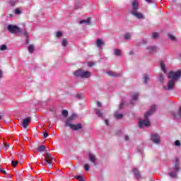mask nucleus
<instances>
[{
  "label": "nucleus",
  "mask_w": 181,
  "mask_h": 181,
  "mask_svg": "<svg viewBox=\"0 0 181 181\" xmlns=\"http://www.w3.org/2000/svg\"><path fill=\"white\" fill-rule=\"evenodd\" d=\"M156 105H153L151 109L144 115L145 119L142 120L139 119V128H144V127H149L151 123L149 122V117L153 114L155 110H156Z\"/></svg>",
  "instance_id": "1"
},
{
  "label": "nucleus",
  "mask_w": 181,
  "mask_h": 181,
  "mask_svg": "<svg viewBox=\"0 0 181 181\" xmlns=\"http://www.w3.org/2000/svg\"><path fill=\"white\" fill-rule=\"evenodd\" d=\"M7 29L11 33H14L15 35H23L27 37L29 36V33H28V31L14 25H8Z\"/></svg>",
  "instance_id": "2"
},
{
  "label": "nucleus",
  "mask_w": 181,
  "mask_h": 181,
  "mask_svg": "<svg viewBox=\"0 0 181 181\" xmlns=\"http://www.w3.org/2000/svg\"><path fill=\"white\" fill-rule=\"evenodd\" d=\"M137 9H139V6L138 5V0H134L132 3V10L131 11L132 15L136 16L138 19H144V15L142 13L137 12Z\"/></svg>",
  "instance_id": "3"
},
{
  "label": "nucleus",
  "mask_w": 181,
  "mask_h": 181,
  "mask_svg": "<svg viewBox=\"0 0 181 181\" xmlns=\"http://www.w3.org/2000/svg\"><path fill=\"white\" fill-rule=\"evenodd\" d=\"M76 77H81V78H88L91 74L89 71H84L82 69H78L74 72Z\"/></svg>",
  "instance_id": "4"
},
{
  "label": "nucleus",
  "mask_w": 181,
  "mask_h": 181,
  "mask_svg": "<svg viewBox=\"0 0 181 181\" xmlns=\"http://www.w3.org/2000/svg\"><path fill=\"white\" fill-rule=\"evenodd\" d=\"M179 170H180V167H179V159L175 158V167L173 170L169 173V176H170V177H177V172H179Z\"/></svg>",
  "instance_id": "5"
},
{
  "label": "nucleus",
  "mask_w": 181,
  "mask_h": 181,
  "mask_svg": "<svg viewBox=\"0 0 181 181\" xmlns=\"http://www.w3.org/2000/svg\"><path fill=\"white\" fill-rule=\"evenodd\" d=\"M180 76H181V69L177 71L176 72L170 71L168 74V78L173 80V81H176L177 80H179V78H180Z\"/></svg>",
  "instance_id": "6"
},
{
  "label": "nucleus",
  "mask_w": 181,
  "mask_h": 181,
  "mask_svg": "<svg viewBox=\"0 0 181 181\" xmlns=\"http://www.w3.org/2000/svg\"><path fill=\"white\" fill-rule=\"evenodd\" d=\"M45 164L48 163V165H53V162L56 160L53 156L49 153H46L45 156Z\"/></svg>",
  "instance_id": "7"
},
{
  "label": "nucleus",
  "mask_w": 181,
  "mask_h": 181,
  "mask_svg": "<svg viewBox=\"0 0 181 181\" xmlns=\"http://www.w3.org/2000/svg\"><path fill=\"white\" fill-rule=\"evenodd\" d=\"M65 127H69L73 131H78V129H81V128H83L81 124H71L69 123V121L65 122Z\"/></svg>",
  "instance_id": "8"
},
{
  "label": "nucleus",
  "mask_w": 181,
  "mask_h": 181,
  "mask_svg": "<svg viewBox=\"0 0 181 181\" xmlns=\"http://www.w3.org/2000/svg\"><path fill=\"white\" fill-rule=\"evenodd\" d=\"M151 141L153 144L158 145V144H160V136L156 133H153L151 134Z\"/></svg>",
  "instance_id": "9"
},
{
  "label": "nucleus",
  "mask_w": 181,
  "mask_h": 181,
  "mask_svg": "<svg viewBox=\"0 0 181 181\" xmlns=\"http://www.w3.org/2000/svg\"><path fill=\"white\" fill-rule=\"evenodd\" d=\"M175 83H176L175 81H173V80H170L169 82H168V88L166 86H164V89L165 90H172L175 87Z\"/></svg>",
  "instance_id": "10"
},
{
  "label": "nucleus",
  "mask_w": 181,
  "mask_h": 181,
  "mask_svg": "<svg viewBox=\"0 0 181 181\" xmlns=\"http://www.w3.org/2000/svg\"><path fill=\"white\" fill-rule=\"evenodd\" d=\"M31 119L30 117H26L25 119H23L22 125L23 128H28V125L30 124Z\"/></svg>",
  "instance_id": "11"
},
{
  "label": "nucleus",
  "mask_w": 181,
  "mask_h": 181,
  "mask_svg": "<svg viewBox=\"0 0 181 181\" xmlns=\"http://www.w3.org/2000/svg\"><path fill=\"white\" fill-rule=\"evenodd\" d=\"M171 115H173L174 119H179V118H181V106L180 107L178 113L177 115L174 112H172Z\"/></svg>",
  "instance_id": "12"
},
{
  "label": "nucleus",
  "mask_w": 181,
  "mask_h": 181,
  "mask_svg": "<svg viewBox=\"0 0 181 181\" xmlns=\"http://www.w3.org/2000/svg\"><path fill=\"white\" fill-rule=\"evenodd\" d=\"M105 43H104V41H103V40L101 39H98L97 41H96V45H97V47H98V49L100 50H101V49H103L102 46H104Z\"/></svg>",
  "instance_id": "13"
},
{
  "label": "nucleus",
  "mask_w": 181,
  "mask_h": 181,
  "mask_svg": "<svg viewBox=\"0 0 181 181\" xmlns=\"http://www.w3.org/2000/svg\"><path fill=\"white\" fill-rule=\"evenodd\" d=\"M148 53L152 54V53H155L156 50H158V47H148L147 48Z\"/></svg>",
  "instance_id": "14"
},
{
  "label": "nucleus",
  "mask_w": 181,
  "mask_h": 181,
  "mask_svg": "<svg viewBox=\"0 0 181 181\" xmlns=\"http://www.w3.org/2000/svg\"><path fill=\"white\" fill-rule=\"evenodd\" d=\"M88 158H89V160L92 162V163H95V161L97 160V158L94 154L89 153Z\"/></svg>",
  "instance_id": "15"
},
{
  "label": "nucleus",
  "mask_w": 181,
  "mask_h": 181,
  "mask_svg": "<svg viewBox=\"0 0 181 181\" xmlns=\"http://www.w3.org/2000/svg\"><path fill=\"white\" fill-rule=\"evenodd\" d=\"M107 74H109V76H111L112 77H119V76H121V73H117V72H114L112 71H108Z\"/></svg>",
  "instance_id": "16"
},
{
  "label": "nucleus",
  "mask_w": 181,
  "mask_h": 181,
  "mask_svg": "<svg viewBox=\"0 0 181 181\" xmlns=\"http://www.w3.org/2000/svg\"><path fill=\"white\" fill-rule=\"evenodd\" d=\"M133 173L136 179H141V173L137 169H133Z\"/></svg>",
  "instance_id": "17"
},
{
  "label": "nucleus",
  "mask_w": 181,
  "mask_h": 181,
  "mask_svg": "<svg viewBox=\"0 0 181 181\" xmlns=\"http://www.w3.org/2000/svg\"><path fill=\"white\" fill-rule=\"evenodd\" d=\"M76 118H77V115L76 114H73L71 116H70L69 117V119H67L66 122H69V124H71V121H74V119H76Z\"/></svg>",
  "instance_id": "18"
},
{
  "label": "nucleus",
  "mask_w": 181,
  "mask_h": 181,
  "mask_svg": "<svg viewBox=\"0 0 181 181\" xmlns=\"http://www.w3.org/2000/svg\"><path fill=\"white\" fill-rule=\"evenodd\" d=\"M95 112L96 115L99 117V118H103L104 117V115L103 114V112H101V110H100L99 109H95Z\"/></svg>",
  "instance_id": "19"
},
{
  "label": "nucleus",
  "mask_w": 181,
  "mask_h": 181,
  "mask_svg": "<svg viewBox=\"0 0 181 181\" xmlns=\"http://www.w3.org/2000/svg\"><path fill=\"white\" fill-rule=\"evenodd\" d=\"M159 64L161 67V70L163 71V73H166V68L165 66V63H163V61L160 60L159 61Z\"/></svg>",
  "instance_id": "20"
},
{
  "label": "nucleus",
  "mask_w": 181,
  "mask_h": 181,
  "mask_svg": "<svg viewBox=\"0 0 181 181\" xmlns=\"http://www.w3.org/2000/svg\"><path fill=\"white\" fill-rule=\"evenodd\" d=\"M90 18H88L86 20H82L79 22L80 25H83V23H86V25H91V21H90Z\"/></svg>",
  "instance_id": "21"
},
{
  "label": "nucleus",
  "mask_w": 181,
  "mask_h": 181,
  "mask_svg": "<svg viewBox=\"0 0 181 181\" xmlns=\"http://www.w3.org/2000/svg\"><path fill=\"white\" fill-rule=\"evenodd\" d=\"M37 152H45L46 151V146H40L37 149Z\"/></svg>",
  "instance_id": "22"
},
{
  "label": "nucleus",
  "mask_w": 181,
  "mask_h": 181,
  "mask_svg": "<svg viewBox=\"0 0 181 181\" xmlns=\"http://www.w3.org/2000/svg\"><path fill=\"white\" fill-rule=\"evenodd\" d=\"M158 80L160 82H161L162 83L165 81V77L163 76V74H160L159 76H158Z\"/></svg>",
  "instance_id": "23"
},
{
  "label": "nucleus",
  "mask_w": 181,
  "mask_h": 181,
  "mask_svg": "<svg viewBox=\"0 0 181 181\" xmlns=\"http://www.w3.org/2000/svg\"><path fill=\"white\" fill-rule=\"evenodd\" d=\"M139 96V93H135L132 95V100H134V101H136V100H138V97Z\"/></svg>",
  "instance_id": "24"
},
{
  "label": "nucleus",
  "mask_w": 181,
  "mask_h": 181,
  "mask_svg": "<svg viewBox=\"0 0 181 181\" xmlns=\"http://www.w3.org/2000/svg\"><path fill=\"white\" fill-rule=\"evenodd\" d=\"M115 117L117 118V119H121L122 118L123 115L121 114H118V112H115Z\"/></svg>",
  "instance_id": "25"
},
{
  "label": "nucleus",
  "mask_w": 181,
  "mask_h": 181,
  "mask_svg": "<svg viewBox=\"0 0 181 181\" xmlns=\"http://www.w3.org/2000/svg\"><path fill=\"white\" fill-rule=\"evenodd\" d=\"M8 49V47L6 46V45H2L0 46V50L1 52H5V50H6Z\"/></svg>",
  "instance_id": "26"
},
{
  "label": "nucleus",
  "mask_w": 181,
  "mask_h": 181,
  "mask_svg": "<svg viewBox=\"0 0 181 181\" xmlns=\"http://www.w3.org/2000/svg\"><path fill=\"white\" fill-rule=\"evenodd\" d=\"M28 51L30 52V53H33V52L35 51V47H33V45H29Z\"/></svg>",
  "instance_id": "27"
},
{
  "label": "nucleus",
  "mask_w": 181,
  "mask_h": 181,
  "mask_svg": "<svg viewBox=\"0 0 181 181\" xmlns=\"http://www.w3.org/2000/svg\"><path fill=\"white\" fill-rule=\"evenodd\" d=\"M4 151H8L9 149V144L4 143L3 146Z\"/></svg>",
  "instance_id": "28"
},
{
  "label": "nucleus",
  "mask_w": 181,
  "mask_h": 181,
  "mask_svg": "<svg viewBox=\"0 0 181 181\" xmlns=\"http://www.w3.org/2000/svg\"><path fill=\"white\" fill-rule=\"evenodd\" d=\"M144 84H146V83H148V81H149V76L146 74L144 75Z\"/></svg>",
  "instance_id": "29"
},
{
  "label": "nucleus",
  "mask_w": 181,
  "mask_h": 181,
  "mask_svg": "<svg viewBox=\"0 0 181 181\" xmlns=\"http://www.w3.org/2000/svg\"><path fill=\"white\" fill-rule=\"evenodd\" d=\"M75 177H76V179H77L78 181H86V180H84V178L83 177V176H81V175H77V176H76Z\"/></svg>",
  "instance_id": "30"
},
{
  "label": "nucleus",
  "mask_w": 181,
  "mask_h": 181,
  "mask_svg": "<svg viewBox=\"0 0 181 181\" xmlns=\"http://www.w3.org/2000/svg\"><path fill=\"white\" fill-rule=\"evenodd\" d=\"M124 39L128 40V39H131V33H127L124 35Z\"/></svg>",
  "instance_id": "31"
},
{
  "label": "nucleus",
  "mask_w": 181,
  "mask_h": 181,
  "mask_svg": "<svg viewBox=\"0 0 181 181\" xmlns=\"http://www.w3.org/2000/svg\"><path fill=\"white\" fill-rule=\"evenodd\" d=\"M168 37L170 39V40H173V42H175L176 40V37L172 35V34H168Z\"/></svg>",
  "instance_id": "32"
},
{
  "label": "nucleus",
  "mask_w": 181,
  "mask_h": 181,
  "mask_svg": "<svg viewBox=\"0 0 181 181\" xmlns=\"http://www.w3.org/2000/svg\"><path fill=\"white\" fill-rule=\"evenodd\" d=\"M115 56H121V49H115Z\"/></svg>",
  "instance_id": "33"
},
{
  "label": "nucleus",
  "mask_w": 181,
  "mask_h": 181,
  "mask_svg": "<svg viewBox=\"0 0 181 181\" xmlns=\"http://www.w3.org/2000/svg\"><path fill=\"white\" fill-rule=\"evenodd\" d=\"M76 98L78 100H82L83 99V95L81 93H78L75 95Z\"/></svg>",
  "instance_id": "34"
},
{
  "label": "nucleus",
  "mask_w": 181,
  "mask_h": 181,
  "mask_svg": "<svg viewBox=\"0 0 181 181\" xmlns=\"http://www.w3.org/2000/svg\"><path fill=\"white\" fill-rule=\"evenodd\" d=\"M67 43H68L67 40L66 38H64L62 40V46H64V47L67 46Z\"/></svg>",
  "instance_id": "35"
},
{
  "label": "nucleus",
  "mask_w": 181,
  "mask_h": 181,
  "mask_svg": "<svg viewBox=\"0 0 181 181\" xmlns=\"http://www.w3.org/2000/svg\"><path fill=\"white\" fill-rule=\"evenodd\" d=\"M152 37L153 39H158V37H159V34L158 33H153Z\"/></svg>",
  "instance_id": "36"
},
{
  "label": "nucleus",
  "mask_w": 181,
  "mask_h": 181,
  "mask_svg": "<svg viewBox=\"0 0 181 181\" xmlns=\"http://www.w3.org/2000/svg\"><path fill=\"white\" fill-rule=\"evenodd\" d=\"M62 115L64 117H67V115H69V112L66 110H62Z\"/></svg>",
  "instance_id": "37"
},
{
  "label": "nucleus",
  "mask_w": 181,
  "mask_h": 181,
  "mask_svg": "<svg viewBox=\"0 0 181 181\" xmlns=\"http://www.w3.org/2000/svg\"><path fill=\"white\" fill-rule=\"evenodd\" d=\"M84 169H85V170L88 172V170H90V165H88V164H85L84 165Z\"/></svg>",
  "instance_id": "38"
},
{
  "label": "nucleus",
  "mask_w": 181,
  "mask_h": 181,
  "mask_svg": "<svg viewBox=\"0 0 181 181\" xmlns=\"http://www.w3.org/2000/svg\"><path fill=\"white\" fill-rule=\"evenodd\" d=\"M16 2H17L16 0H10L11 5H12V6H15V5L16 4Z\"/></svg>",
  "instance_id": "39"
},
{
  "label": "nucleus",
  "mask_w": 181,
  "mask_h": 181,
  "mask_svg": "<svg viewBox=\"0 0 181 181\" xmlns=\"http://www.w3.org/2000/svg\"><path fill=\"white\" fill-rule=\"evenodd\" d=\"M11 165H12L13 168H15L16 166V165H18V161L12 160Z\"/></svg>",
  "instance_id": "40"
},
{
  "label": "nucleus",
  "mask_w": 181,
  "mask_h": 181,
  "mask_svg": "<svg viewBox=\"0 0 181 181\" xmlns=\"http://www.w3.org/2000/svg\"><path fill=\"white\" fill-rule=\"evenodd\" d=\"M62 36H63V34L62 33V32L58 31L57 33V37H62Z\"/></svg>",
  "instance_id": "41"
},
{
  "label": "nucleus",
  "mask_w": 181,
  "mask_h": 181,
  "mask_svg": "<svg viewBox=\"0 0 181 181\" xmlns=\"http://www.w3.org/2000/svg\"><path fill=\"white\" fill-rule=\"evenodd\" d=\"M175 146H180V141H179V140H177V141H175Z\"/></svg>",
  "instance_id": "42"
},
{
  "label": "nucleus",
  "mask_w": 181,
  "mask_h": 181,
  "mask_svg": "<svg viewBox=\"0 0 181 181\" xmlns=\"http://www.w3.org/2000/svg\"><path fill=\"white\" fill-rule=\"evenodd\" d=\"M20 13H21V9L16 8V9L15 10V14H16V15H19Z\"/></svg>",
  "instance_id": "43"
},
{
  "label": "nucleus",
  "mask_w": 181,
  "mask_h": 181,
  "mask_svg": "<svg viewBox=\"0 0 181 181\" xmlns=\"http://www.w3.org/2000/svg\"><path fill=\"white\" fill-rule=\"evenodd\" d=\"M0 172L1 173H3L4 175H8V173H6V171H5V170L4 169H0Z\"/></svg>",
  "instance_id": "44"
},
{
  "label": "nucleus",
  "mask_w": 181,
  "mask_h": 181,
  "mask_svg": "<svg viewBox=\"0 0 181 181\" xmlns=\"http://www.w3.org/2000/svg\"><path fill=\"white\" fill-rule=\"evenodd\" d=\"M25 37H26L25 43H26V45H28V43H29V33H28V37L25 36Z\"/></svg>",
  "instance_id": "45"
},
{
  "label": "nucleus",
  "mask_w": 181,
  "mask_h": 181,
  "mask_svg": "<svg viewBox=\"0 0 181 181\" xmlns=\"http://www.w3.org/2000/svg\"><path fill=\"white\" fill-rule=\"evenodd\" d=\"M43 135H44V138H47V136H49V133H47V132H45Z\"/></svg>",
  "instance_id": "46"
},
{
  "label": "nucleus",
  "mask_w": 181,
  "mask_h": 181,
  "mask_svg": "<svg viewBox=\"0 0 181 181\" xmlns=\"http://www.w3.org/2000/svg\"><path fill=\"white\" fill-rule=\"evenodd\" d=\"M142 43H143V45H146V43H148V40L144 39V40H142Z\"/></svg>",
  "instance_id": "47"
},
{
  "label": "nucleus",
  "mask_w": 181,
  "mask_h": 181,
  "mask_svg": "<svg viewBox=\"0 0 181 181\" xmlns=\"http://www.w3.org/2000/svg\"><path fill=\"white\" fill-rule=\"evenodd\" d=\"M93 66H94V62H89L88 63V66L89 67H93Z\"/></svg>",
  "instance_id": "48"
},
{
  "label": "nucleus",
  "mask_w": 181,
  "mask_h": 181,
  "mask_svg": "<svg viewBox=\"0 0 181 181\" xmlns=\"http://www.w3.org/2000/svg\"><path fill=\"white\" fill-rule=\"evenodd\" d=\"M122 108H124V102H122L119 105V109L122 110Z\"/></svg>",
  "instance_id": "49"
},
{
  "label": "nucleus",
  "mask_w": 181,
  "mask_h": 181,
  "mask_svg": "<svg viewBox=\"0 0 181 181\" xmlns=\"http://www.w3.org/2000/svg\"><path fill=\"white\" fill-rule=\"evenodd\" d=\"M124 139H125V141H129V137L126 135V136H124Z\"/></svg>",
  "instance_id": "50"
},
{
  "label": "nucleus",
  "mask_w": 181,
  "mask_h": 181,
  "mask_svg": "<svg viewBox=\"0 0 181 181\" xmlns=\"http://www.w3.org/2000/svg\"><path fill=\"white\" fill-rule=\"evenodd\" d=\"M105 124H106L107 126L110 125V123H109L107 119H105Z\"/></svg>",
  "instance_id": "51"
},
{
  "label": "nucleus",
  "mask_w": 181,
  "mask_h": 181,
  "mask_svg": "<svg viewBox=\"0 0 181 181\" xmlns=\"http://www.w3.org/2000/svg\"><path fill=\"white\" fill-rule=\"evenodd\" d=\"M97 105H98V107H101V103L97 102Z\"/></svg>",
  "instance_id": "52"
},
{
  "label": "nucleus",
  "mask_w": 181,
  "mask_h": 181,
  "mask_svg": "<svg viewBox=\"0 0 181 181\" xmlns=\"http://www.w3.org/2000/svg\"><path fill=\"white\" fill-rule=\"evenodd\" d=\"M2 71L1 70H0V78H2Z\"/></svg>",
  "instance_id": "53"
},
{
  "label": "nucleus",
  "mask_w": 181,
  "mask_h": 181,
  "mask_svg": "<svg viewBox=\"0 0 181 181\" xmlns=\"http://www.w3.org/2000/svg\"><path fill=\"white\" fill-rule=\"evenodd\" d=\"M130 104H132V105H134V104L135 103H134V100H131Z\"/></svg>",
  "instance_id": "54"
},
{
  "label": "nucleus",
  "mask_w": 181,
  "mask_h": 181,
  "mask_svg": "<svg viewBox=\"0 0 181 181\" xmlns=\"http://www.w3.org/2000/svg\"><path fill=\"white\" fill-rule=\"evenodd\" d=\"M146 2L151 3L152 2V0H146Z\"/></svg>",
  "instance_id": "55"
},
{
  "label": "nucleus",
  "mask_w": 181,
  "mask_h": 181,
  "mask_svg": "<svg viewBox=\"0 0 181 181\" xmlns=\"http://www.w3.org/2000/svg\"><path fill=\"white\" fill-rule=\"evenodd\" d=\"M76 8L78 9V4H76Z\"/></svg>",
  "instance_id": "56"
},
{
  "label": "nucleus",
  "mask_w": 181,
  "mask_h": 181,
  "mask_svg": "<svg viewBox=\"0 0 181 181\" xmlns=\"http://www.w3.org/2000/svg\"><path fill=\"white\" fill-rule=\"evenodd\" d=\"M1 118H2V116H0V119H1Z\"/></svg>",
  "instance_id": "57"
},
{
  "label": "nucleus",
  "mask_w": 181,
  "mask_h": 181,
  "mask_svg": "<svg viewBox=\"0 0 181 181\" xmlns=\"http://www.w3.org/2000/svg\"><path fill=\"white\" fill-rule=\"evenodd\" d=\"M139 152H141V150H139Z\"/></svg>",
  "instance_id": "58"
},
{
  "label": "nucleus",
  "mask_w": 181,
  "mask_h": 181,
  "mask_svg": "<svg viewBox=\"0 0 181 181\" xmlns=\"http://www.w3.org/2000/svg\"><path fill=\"white\" fill-rule=\"evenodd\" d=\"M130 54H132V52H130Z\"/></svg>",
  "instance_id": "59"
}]
</instances>
